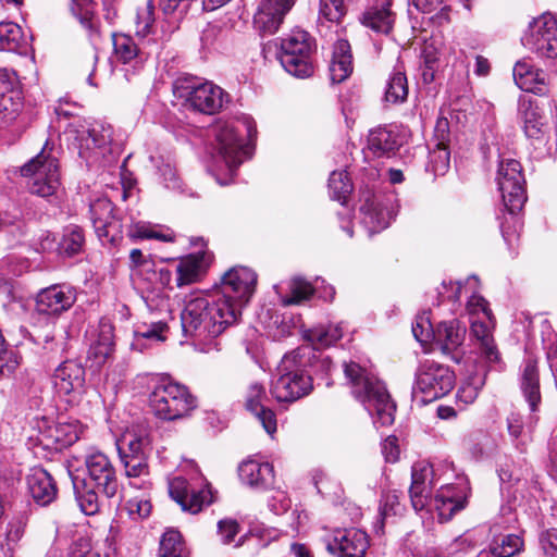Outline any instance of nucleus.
I'll return each instance as SVG.
<instances>
[{"label": "nucleus", "mask_w": 557, "mask_h": 557, "mask_svg": "<svg viewBox=\"0 0 557 557\" xmlns=\"http://www.w3.org/2000/svg\"><path fill=\"white\" fill-rule=\"evenodd\" d=\"M168 323L164 318L158 321H151L150 324L138 326L135 331L137 342L140 339H150L156 342L165 341V333L168 332Z\"/></svg>", "instance_id": "obj_56"}, {"label": "nucleus", "mask_w": 557, "mask_h": 557, "mask_svg": "<svg viewBox=\"0 0 557 557\" xmlns=\"http://www.w3.org/2000/svg\"><path fill=\"white\" fill-rule=\"evenodd\" d=\"M361 23L377 33L387 34L394 24L391 0H379L369 7L360 18Z\"/></svg>", "instance_id": "obj_34"}, {"label": "nucleus", "mask_w": 557, "mask_h": 557, "mask_svg": "<svg viewBox=\"0 0 557 557\" xmlns=\"http://www.w3.org/2000/svg\"><path fill=\"white\" fill-rule=\"evenodd\" d=\"M352 72V55L350 45L345 39H338L333 49L330 63V76L333 83H342Z\"/></svg>", "instance_id": "obj_35"}, {"label": "nucleus", "mask_w": 557, "mask_h": 557, "mask_svg": "<svg viewBox=\"0 0 557 557\" xmlns=\"http://www.w3.org/2000/svg\"><path fill=\"white\" fill-rule=\"evenodd\" d=\"M210 262L211 256L207 252L191 253L181 258L176 264L177 287L190 285L200 281Z\"/></svg>", "instance_id": "obj_26"}, {"label": "nucleus", "mask_w": 557, "mask_h": 557, "mask_svg": "<svg viewBox=\"0 0 557 557\" xmlns=\"http://www.w3.org/2000/svg\"><path fill=\"white\" fill-rule=\"evenodd\" d=\"M312 285L301 277H293L288 282V294L281 296V302L284 306L299 305L308 300L313 295Z\"/></svg>", "instance_id": "obj_44"}, {"label": "nucleus", "mask_w": 557, "mask_h": 557, "mask_svg": "<svg viewBox=\"0 0 557 557\" xmlns=\"http://www.w3.org/2000/svg\"><path fill=\"white\" fill-rule=\"evenodd\" d=\"M76 301V289L70 285H51L41 289L36 297L39 314L58 317L67 311Z\"/></svg>", "instance_id": "obj_19"}, {"label": "nucleus", "mask_w": 557, "mask_h": 557, "mask_svg": "<svg viewBox=\"0 0 557 557\" xmlns=\"http://www.w3.org/2000/svg\"><path fill=\"white\" fill-rule=\"evenodd\" d=\"M71 557H110L99 543H92L89 539L79 537L71 549Z\"/></svg>", "instance_id": "obj_58"}, {"label": "nucleus", "mask_w": 557, "mask_h": 557, "mask_svg": "<svg viewBox=\"0 0 557 557\" xmlns=\"http://www.w3.org/2000/svg\"><path fill=\"white\" fill-rule=\"evenodd\" d=\"M67 132L74 138L79 156L86 160L97 158L112 141V127L101 123L79 121L72 123Z\"/></svg>", "instance_id": "obj_13"}, {"label": "nucleus", "mask_w": 557, "mask_h": 557, "mask_svg": "<svg viewBox=\"0 0 557 557\" xmlns=\"http://www.w3.org/2000/svg\"><path fill=\"white\" fill-rule=\"evenodd\" d=\"M83 432L84 425L77 419L60 417L40 432L38 441L48 448L62 449L74 444Z\"/></svg>", "instance_id": "obj_22"}, {"label": "nucleus", "mask_w": 557, "mask_h": 557, "mask_svg": "<svg viewBox=\"0 0 557 557\" xmlns=\"http://www.w3.org/2000/svg\"><path fill=\"white\" fill-rule=\"evenodd\" d=\"M51 384L60 398L76 406L85 392V369L75 360H65L51 374Z\"/></svg>", "instance_id": "obj_14"}, {"label": "nucleus", "mask_w": 557, "mask_h": 557, "mask_svg": "<svg viewBox=\"0 0 557 557\" xmlns=\"http://www.w3.org/2000/svg\"><path fill=\"white\" fill-rule=\"evenodd\" d=\"M434 327L430 321V317L426 312L418 315L414 323L412 324V334L414 338L421 343L426 344L430 342L433 335Z\"/></svg>", "instance_id": "obj_64"}, {"label": "nucleus", "mask_w": 557, "mask_h": 557, "mask_svg": "<svg viewBox=\"0 0 557 557\" xmlns=\"http://www.w3.org/2000/svg\"><path fill=\"white\" fill-rule=\"evenodd\" d=\"M23 41L21 27L12 22L0 23V50L17 51Z\"/></svg>", "instance_id": "obj_49"}, {"label": "nucleus", "mask_w": 557, "mask_h": 557, "mask_svg": "<svg viewBox=\"0 0 557 557\" xmlns=\"http://www.w3.org/2000/svg\"><path fill=\"white\" fill-rule=\"evenodd\" d=\"M455 375L450 369L434 360L420 362L416 372L412 395L422 404L432 403L447 395L454 387Z\"/></svg>", "instance_id": "obj_9"}, {"label": "nucleus", "mask_w": 557, "mask_h": 557, "mask_svg": "<svg viewBox=\"0 0 557 557\" xmlns=\"http://www.w3.org/2000/svg\"><path fill=\"white\" fill-rule=\"evenodd\" d=\"M73 484L76 493V499L78 502L81 510L87 516L97 513L100 508L98 495L101 494V492L97 491V488H95L94 486L81 492L74 480Z\"/></svg>", "instance_id": "obj_57"}, {"label": "nucleus", "mask_w": 557, "mask_h": 557, "mask_svg": "<svg viewBox=\"0 0 557 557\" xmlns=\"http://www.w3.org/2000/svg\"><path fill=\"white\" fill-rule=\"evenodd\" d=\"M120 460L128 479H145L149 475L147 455L129 457L124 454Z\"/></svg>", "instance_id": "obj_54"}, {"label": "nucleus", "mask_w": 557, "mask_h": 557, "mask_svg": "<svg viewBox=\"0 0 557 557\" xmlns=\"http://www.w3.org/2000/svg\"><path fill=\"white\" fill-rule=\"evenodd\" d=\"M169 493L183 510L191 513L199 512L203 506L213 502V495L208 485L196 490L183 476H175L169 482Z\"/></svg>", "instance_id": "obj_18"}, {"label": "nucleus", "mask_w": 557, "mask_h": 557, "mask_svg": "<svg viewBox=\"0 0 557 557\" xmlns=\"http://www.w3.org/2000/svg\"><path fill=\"white\" fill-rule=\"evenodd\" d=\"M433 468L426 461L412 466L411 485L409 490L412 507L416 511L430 507L437 512L438 521L446 522L467 505L470 485L466 478H458L456 483L441 486L431 497Z\"/></svg>", "instance_id": "obj_2"}, {"label": "nucleus", "mask_w": 557, "mask_h": 557, "mask_svg": "<svg viewBox=\"0 0 557 557\" xmlns=\"http://www.w3.org/2000/svg\"><path fill=\"white\" fill-rule=\"evenodd\" d=\"M264 398V387L258 383H253L248 389L246 406L256 414L265 432L272 435L276 432V417L271 409L262 406V399Z\"/></svg>", "instance_id": "obj_31"}, {"label": "nucleus", "mask_w": 557, "mask_h": 557, "mask_svg": "<svg viewBox=\"0 0 557 557\" xmlns=\"http://www.w3.org/2000/svg\"><path fill=\"white\" fill-rule=\"evenodd\" d=\"M309 352L310 348L304 346L282 358L270 386L271 395L278 403H294L311 393L312 379L305 370Z\"/></svg>", "instance_id": "obj_5"}, {"label": "nucleus", "mask_w": 557, "mask_h": 557, "mask_svg": "<svg viewBox=\"0 0 557 557\" xmlns=\"http://www.w3.org/2000/svg\"><path fill=\"white\" fill-rule=\"evenodd\" d=\"M85 246V235L77 225L64 228L62 237L57 246V252L61 257H73L81 253Z\"/></svg>", "instance_id": "obj_39"}, {"label": "nucleus", "mask_w": 557, "mask_h": 557, "mask_svg": "<svg viewBox=\"0 0 557 557\" xmlns=\"http://www.w3.org/2000/svg\"><path fill=\"white\" fill-rule=\"evenodd\" d=\"M519 113L525 135L529 138L541 139L546 133L547 123L536 101L531 97H522L519 100Z\"/></svg>", "instance_id": "obj_29"}, {"label": "nucleus", "mask_w": 557, "mask_h": 557, "mask_svg": "<svg viewBox=\"0 0 557 557\" xmlns=\"http://www.w3.org/2000/svg\"><path fill=\"white\" fill-rule=\"evenodd\" d=\"M399 147L398 136L386 127L371 129L368 135V144L364 150L366 158L391 157Z\"/></svg>", "instance_id": "obj_30"}, {"label": "nucleus", "mask_w": 557, "mask_h": 557, "mask_svg": "<svg viewBox=\"0 0 557 557\" xmlns=\"http://www.w3.org/2000/svg\"><path fill=\"white\" fill-rule=\"evenodd\" d=\"M113 47L116 58L123 63H128L138 55L139 49L134 39L128 35L114 34Z\"/></svg>", "instance_id": "obj_52"}, {"label": "nucleus", "mask_w": 557, "mask_h": 557, "mask_svg": "<svg viewBox=\"0 0 557 557\" xmlns=\"http://www.w3.org/2000/svg\"><path fill=\"white\" fill-rule=\"evenodd\" d=\"M450 153L447 145L433 144L429 154V166L435 175H444L449 169Z\"/></svg>", "instance_id": "obj_55"}, {"label": "nucleus", "mask_w": 557, "mask_h": 557, "mask_svg": "<svg viewBox=\"0 0 557 557\" xmlns=\"http://www.w3.org/2000/svg\"><path fill=\"white\" fill-rule=\"evenodd\" d=\"M114 205L108 198H99L90 205V218L101 240L115 243L122 234V223L114 215Z\"/></svg>", "instance_id": "obj_21"}, {"label": "nucleus", "mask_w": 557, "mask_h": 557, "mask_svg": "<svg viewBox=\"0 0 557 557\" xmlns=\"http://www.w3.org/2000/svg\"><path fill=\"white\" fill-rule=\"evenodd\" d=\"M212 162L209 171L218 184L224 186L233 181L237 168L248 153L244 140H251L257 134L256 124L250 116L243 115L214 126Z\"/></svg>", "instance_id": "obj_3"}, {"label": "nucleus", "mask_w": 557, "mask_h": 557, "mask_svg": "<svg viewBox=\"0 0 557 557\" xmlns=\"http://www.w3.org/2000/svg\"><path fill=\"white\" fill-rule=\"evenodd\" d=\"M329 189L333 199L344 202L352 190L348 174L344 171L332 172L329 178Z\"/></svg>", "instance_id": "obj_53"}, {"label": "nucleus", "mask_w": 557, "mask_h": 557, "mask_svg": "<svg viewBox=\"0 0 557 557\" xmlns=\"http://www.w3.org/2000/svg\"><path fill=\"white\" fill-rule=\"evenodd\" d=\"M465 337L466 327L453 319L438 323L431 339L443 354L450 355L462 345Z\"/></svg>", "instance_id": "obj_27"}, {"label": "nucleus", "mask_w": 557, "mask_h": 557, "mask_svg": "<svg viewBox=\"0 0 557 557\" xmlns=\"http://www.w3.org/2000/svg\"><path fill=\"white\" fill-rule=\"evenodd\" d=\"M479 285V280L476 276H469L466 281L465 287L472 289V294L467 301V310L471 318L483 317L486 320H490V315H492V311L488 308L487 301L480 295H478L474 289Z\"/></svg>", "instance_id": "obj_46"}, {"label": "nucleus", "mask_w": 557, "mask_h": 557, "mask_svg": "<svg viewBox=\"0 0 557 557\" xmlns=\"http://www.w3.org/2000/svg\"><path fill=\"white\" fill-rule=\"evenodd\" d=\"M149 401L153 413L166 421L185 418L197 407L196 398L188 388L168 377L156 384Z\"/></svg>", "instance_id": "obj_6"}, {"label": "nucleus", "mask_w": 557, "mask_h": 557, "mask_svg": "<svg viewBox=\"0 0 557 557\" xmlns=\"http://www.w3.org/2000/svg\"><path fill=\"white\" fill-rule=\"evenodd\" d=\"M253 27L262 36L275 34L296 0H257Z\"/></svg>", "instance_id": "obj_20"}, {"label": "nucleus", "mask_w": 557, "mask_h": 557, "mask_svg": "<svg viewBox=\"0 0 557 557\" xmlns=\"http://www.w3.org/2000/svg\"><path fill=\"white\" fill-rule=\"evenodd\" d=\"M314 52L313 37L306 30L294 29L281 40L278 60L290 75L307 78L314 72Z\"/></svg>", "instance_id": "obj_8"}, {"label": "nucleus", "mask_w": 557, "mask_h": 557, "mask_svg": "<svg viewBox=\"0 0 557 557\" xmlns=\"http://www.w3.org/2000/svg\"><path fill=\"white\" fill-rule=\"evenodd\" d=\"M145 302L149 310L157 311L166 320L170 315V304L169 296L157 287L156 289L148 292L144 297Z\"/></svg>", "instance_id": "obj_62"}, {"label": "nucleus", "mask_w": 557, "mask_h": 557, "mask_svg": "<svg viewBox=\"0 0 557 557\" xmlns=\"http://www.w3.org/2000/svg\"><path fill=\"white\" fill-rule=\"evenodd\" d=\"M408 97V82L405 73L395 70L386 84L385 101L389 103H401Z\"/></svg>", "instance_id": "obj_42"}, {"label": "nucleus", "mask_w": 557, "mask_h": 557, "mask_svg": "<svg viewBox=\"0 0 557 557\" xmlns=\"http://www.w3.org/2000/svg\"><path fill=\"white\" fill-rule=\"evenodd\" d=\"M22 357L14 348L0 347V377L10 376L20 367Z\"/></svg>", "instance_id": "obj_60"}, {"label": "nucleus", "mask_w": 557, "mask_h": 557, "mask_svg": "<svg viewBox=\"0 0 557 557\" xmlns=\"http://www.w3.org/2000/svg\"><path fill=\"white\" fill-rule=\"evenodd\" d=\"M524 48L541 59H557V20L550 13L533 18L521 37Z\"/></svg>", "instance_id": "obj_10"}, {"label": "nucleus", "mask_w": 557, "mask_h": 557, "mask_svg": "<svg viewBox=\"0 0 557 557\" xmlns=\"http://www.w3.org/2000/svg\"><path fill=\"white\" fill-rule=\"evenodd\" d=\"M240 481L256 490H268L274 485V468L267 461L247 459L238 467Z\"/></svg>", "instance_id": "obj_25"}, {"label": "nucleus", "mask_w": 557, "mask_h": 557, "mask_svg": "<svg viewBox=\"0 0 557 557\" xmlns=\"http://www.w3.org/2000/svg\"><path fill=\"white\" fill-rule=\"evenodd\" d=\"M344 373L351 393L368 412L374 416V423L391 425L396 410L385 385L370 371L350 361L344 364Z\"/></svg>", "instance_id": "obj_4"}, {"label": "nucleus", "mask_w": 557, "mask_h": 557, "mask_svg": "<svg viewBox=\"0 0 557 557\" xmlns=\"http://www.w3.org/2000/svg\"><path fill=\"white\" fill-rule=\"evenodd\" d=\"M521 391L529 404L530 411L536 412L541 403L540 377L537 361L532 357H528L522 364Z\"/></svg>", "instance_id": "obj_32"}, {"label": "nucleus", "mask_w": 557, "mask_h": 557, "mask_svg": "<svg viewBox=\"0 0 557 557\" xmlns=\"http://www.w3.org/2000/svg\"><path fill=\"white\" fill-rule=\"evenodd\" d=\"M71 12L84 28L90 33H96L97 17L92 0H72Z\"/></svg>", "instance_id": "obj_47"}, {"label": "nucleus", "mask_w": 557, "mask_h": 557, "mask_svg": "<svg viewBox=\"0 0 557 557\" xmlns=\"http://www.w3.org/2000/svg\"><path fill=\"white\" fill-rule=\"evenodd\" d=\"M257 275L246 267L230 269L221 280L219 290L214 294L226 300L227 305L235 307L240 318L242 309L246 306L256 288Z\"/></svg>", "instance_id": "obj_11"}, {"label": "nucleus", "mask_w": 557, "mask_h": 557, "mask_svg": "<svg viewBox=\"0 0 557 557\" xmlns=\"http://www.w3.org/2000/svg\"><path fill=\"white\" fill-rule=\"evenodd\" d=\"M20 95L17 75L13 71L0 69V122L13 119L18 112Z\"/></svg>", "instance_id": "obj_24"}, {"label": "nucleus", "mask_w": 557, "mask_h": 557, "mask_svg": "<svg viewBox=\"0 0 557 557\" xmlns=\"http://www.w3.org/2000/svg\"><path fill=\"white\" fill-rule=\"evenodd\" d=\"M522 540L515 534H508L500 539H494L488 549H483L478 557H511L522 548Z\"/></svg>", "instance_id": "obj_40"}, {"label": "nucleus", "mask_w": 557, "mask_h": 557, "mask_svg": "<svg viewBox=\"0 0 557 557\" xmlns=\"http://www.w3.org/2000/svg\"><path fill=\"white\" fill-rule=\"evenodd\" d=\"M238 320L235 307L227 305L225 299L199 290L186 297L181 313L184 335L193 338L202 352L219 349L215 338Z\"/></svg>", "instance_id": "obj_1"}, {"label": "nucleus", "mask_w": 557, "mask_h": 557, "mask_svg": "<svg viewBox=\"0 0 557 557\" xmlns=\"http://www.w3.org/2000/svg\"><path fill=\"white\" fill-rule=\"evenodd\" d=\"M149 445V440L144 435H136L133 433H125L116 441V448L119 457L123 458L124 454L127 456H143L146 454V448Z\"/></svg>", "instance_id": "obj_45"}, {"label": "nucleus", "mask_w": 557, "mask_h": 557, "mask_svg": "<svg viewBox=\"0 0 557 557\" xmlns=\"http://www.w3.org/2000/svg\"><path fill=\"white\" fill-rule=\"evenodd\" d=\"M346 0H320V18L337 23L346 14Z\"/></svg>", "instance_id": "obj_61"}, {"label": "nucleus", "mask_w": 557, "mask_h": 557, "mask_svg": "<svg viewBox=\"0 0 557 557\" xmlns=\"http://www.w3.org/2000/svg\"><path fill=\"white\" fill-rule=\"evenodd\" d=\"M342 336V323L317 326L309 330L306 334L307 339L311 342L315 349L329 347L341 339Z\"/></svg>", "instance_id": "obj_41"}, {"label": "nucleus", "mask_w": 557, "mask_h": 557, "mask_svg": "<svg viewBox=\"0 0 557 557\" xmlns=\"http://www.w3.org/2000/svg\"><path fill=\"white\" fill-rule=\"evenodd\" d=\"M513 79L517 86L528 92L545 94L546 74L543 70L535 69L528 60H520L513 66Z\"/></svg>", "instance_id": "obj_28"}, {"label": "nucleus", "mask_w": 557, "mask_h": 557, "mask_svg": "<svg viewBox=\"0 0 557 557\" xmlns=\"http://www.w3.org/2000/svg\"><path fill=\"white\" fill-rule=\"evenodd\" d=\"M485 383V371L481 369L474 375H469L457 392V397L465 404H471L475 400L480 389Z\"/></svg>", "instance_id": "obj_51"}, {"label": "nucleus", "mask_w": 557, "mask_h": 557, "mask_svg": "<svg viewBox=\"0 0 557 557\" xmlns=\"http://www.w3.org/2000/svg\"><path fill=\"white\" fill-rule=\"evenodd\" d=\"M129 268L134 275L145 277L154 268L152 259L146 258L140 249H133L129 253Z\"/></svg>", "instance_id": "obj_63"}, {"label": "nucleus", "mask_w": 557, "mask_h": 557, "mask_svg": "<svg viewBox=\"0 0 557 557\" xmlns=\"http://www.w3.org/2000/svg\"><path fill=\"white\" fill-rule=\"evenodd\" d=\"M27 519L23 516L11 519L5 529L4 539L0 543V549L4 557H14L18 543L25 534Z\"/></svg>", "instance_id": "obj_38"}, {"label": "nucleus", "mask_w": 557, "mask_h": 557, "mask_svg": "<svg viewBox=\"0 0 557 557\" xmlns=\"http://www.w3.org/2000/svg\"><path fill=\"white\" fill-rule=\"evenodd\" d=\"M493 320L483 317L471 318V332L479 342V349L485 361L495 363L499 360V352L492 336Z\"/></svg>", "instance_id": "obj_33"}, {"label": "nucleus", "mask_w": 557, "mask_h": 557, "mask_svg": "<svg viewBox=\"0 0 557 557\" xmlns=\"http://www.w3.org/2000/svg\"><path fill=\"white\" fill-rule=\"evenodd\" d=\"M159 557H188L182 535L176 530H168L160 541Z\"/></svg>", "instance_id": "obj_43"}, {"label": "nucleus", "mask_w": 557, "mask_h": 557, "mask_svg": "<svg viewBox=\"0 0 557 557\" xmlns=\"http://www.w3.org/2000/svg\"><path fill=\"white\" fill-rule=\"evenodd\" d=\"M84 462L90 485L108 498L115 496L120 484L109 457L99 449L90 448L85 454Z\"/></svg>", "instance_id": "obj_15"}, {"label": "nucleus", "mask_w": 557, "mask_h": 557, "mask_svg": "<svg viewBox=\"0 0 557 557\" xmlns=\"http://www.w3.org/2000/svg\"><path fill=\"white\" fill-rule=\"evenodd\" d=\"M113 350V327L109 323H101L98 337L88 350V359L100 367L112 356Z\"/></svg>", "instance_id": "obj_37"}, {"label": "nucleus", "mask_w": 557, "mask_h": 557, "mask_svg": "<svg viewBox=\"0 0 557 557\" xmlns=\"http://www.w3.org/2000/svg\"><path fill=\"white\" fill-rule=\"evenodd\" d=\"M534 413L535 412H532V414H530L528 421H524L519 413H511L507 419V428L510 436L518 440L525 435L524 430L528 432L532 431L539 420L537 416Z\"/></svg>", "instance_id": "obj_59"}, {"label": "nucleus", "mask_w": 557, "mask_h": 557, "mask_svg": "<svg viewBox=\"0 0 557 557\" xmlns=\"http://www.w3.org/2000/svg\"><path fill=\"white\" fill-rule=\"evenodd\" d=\"M154 23V4L152 0H144L137 7L135 16L136 34L140 37H146L152 33Z\"/></svg>", "instance_id": "obj_48"}, {"label": "nucleus", "mask_w": 557, "mask_h": 557, "mask_svg": "<svg viewBox=\"0 0 557 557\" xmlns=\"http://www.w3.org/2000/svg\"><path fill=\"white\" fill-rule=\"evenodd\" d=\"M401 509L403 507L399 502V495L397 491H388L383 493L379 507L380 521H377L375 525L377 531L383 529L385 520L400 513Z\"/></svg>", "instance_id": "obj_50"}, {"label": "nucleus", "mask_w": 557, "mask_h": 557, "mask_svg": "<svg viewBox=\"0 0 557 557\" xmlns=\"http://www.w3.org/2000/svg\"><path fill=\"white\" fill-rule=\"evenodd\" d=\"M361 223L370 234L385 230L394 219L392 210L375 200H368L361 208Z\"/></svg>", "instance_id": "obj_36"}, {"label": "nucleus", "mask_w": 557, "mask_h": 557, "mask_svg": "<svg viewBox=\"0 0 557 557\" xmlns=\"http://www.w3.org/2000/svg\"><path fill=\"white\" fill-rule=\"evenodd\" d=\"M27 491L40 506L51 504L58 494L57 484L51 474L41 467H34L26 475Z\"/></svg>", "instance_id": "obj_23"}, {"label": "nucleus", "mask_w": 557, "mask_h": 557, "mask_svg": "<svg viewBox=\"0 0 557 557\" xmlns=\"http://www.w3.org/2000/svg\"><path fill=\"white\" fill-rule=\"evenodd\" d=\"M20 173L27 178L29 191L39 197L48 198L60 187L59 161L48 141L38 154L20 169Z\"/></svg>", "instance_id": "obj_7"}, {"label": "nucleus", "mask_w": 557, "mask_h": 557, "mask_svg": "<svg viewBox=\"0 0 557 557\" xmlns=\"http://www.w3.org/2000/svg\"><path fill=\"white\" fill-rule=\"evenodd\" d=\"M327 550L335 557H364L369 548L366 532L355 529H336L326 540Z\"/></svg>", "instance_id": "obj_16"}, {"label": "nucleus", "mask_w": 557, "mask_h": 557, "mask_svg": "<svg viewBox=\"0 0 557 557\" xmlns=\"http://www.w3.org/2000/svg\"><path fill=\"white\" fill-rule=\"evenodd\" d=\"M181 96L186 97L187 103L196 111L206 114L216 113L227 100L223 89L211 82L200 83L195 86H186Z\"/></svg>", "instance_id": "obj_17"}, {"label": "nucleus", "mask_w": 557, "mask_h": 557, "mask_svg": "<svg viewBox=\"0 0 557 557\" xmlns=\"http://www.w3.org/2000/svg\"><path fill=\"white\" fill-rule=\"evenodd\" d=\"M496 182L506 209L510 213L520 211L527 200L525 180L520 162L511 158L502 159Z\"/></svg>", "instance_id": "obj_12"}]
</instances>
